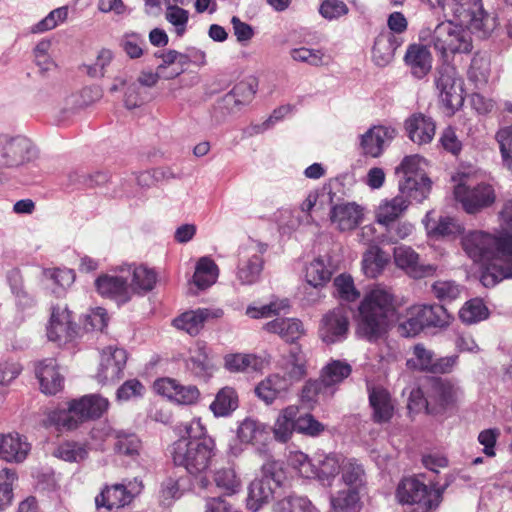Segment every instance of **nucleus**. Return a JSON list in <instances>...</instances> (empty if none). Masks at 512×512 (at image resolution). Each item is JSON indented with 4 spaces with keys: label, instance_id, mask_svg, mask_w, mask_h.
I'll list each match as a JSON object with an SVG mask.
<instances>
[{
    "label": "nucleus",
    "instance_id": "nucleus-35",
    "mask_svg": "<svg viewBox=\"0 0 512 512\" xmlns=\"http://www.w3.org/2000/svg\"><path fill=\"white\" fill-rule=\"evenodd\" d=\"M299 409L295 405L287 406L279 413L274 426L273 433L277 441L285 443L291 436L293 431H296V417Z\"/></svg>",
    "mask_w": 512,
    "mask_h": 512
},
{
    "label": "nucleus",
    "instance_id": "nucleus-58",
    "mask_svg": "<svg viewBox=\"0 0 512 512\" xmlns=\"http://www.w3.org/2000/svg\"><path fill=\"white\" fill-rule=\"evenodd\" d=\"M275 512H316L311 502L304 497L287 496L278 500Z\"/></svg>",
    "mask_w": 512,
    "mask_h": 512
},
{
    "label": "nucleus",
    "instance_id": "nucleus-33",
    "mask_svg": "<svg viewBox=\"0 0 512 512\" xmlns=\"http://www.w3.org/2000/svg\"><path fill=\"white\" fill-rule=\"evenodd\" d=\"M95 286L103 297L120 302L129 300L128 283L123 277L104 274L96 279Z\"/></svg>",
    "mask_w": 512,
    "mask_h": 512
},
{
    "label": "nucleus",
    "instance_id": "nucleus-7",
    "mask_svg": "<svg viewBox=\"0 0 512 512\" xmlns=\"http://www.w3.org/2000/svg\"><path fill=\"white\" fill-rule=\"evenodd\" d=\"M442 490L432 488L418 477H405L398 484L396 496L400 503L417 505L421 512L436 509L442 501Z\"/></svg>",
    "mask_w": 512,
    "mask_h": 512
},
{
    "label": "nucleus",
    "instance_id": "nucleus-32",
    "mask_svg": "<svg viewBox=\"0 0 512 512\" xmlns=\"http://www.w3.org/2000/svg\"><path fill=\"white\" fill-rule=\"evenodd\" d=\"M435 123L422 113L413 114L405 121L408 137L419 145L430 143L435 135Z\"/></svg>",
    "mask_w": 512,
    "mask_h": 512
},
{
    "label": "nucleus",
    "instance_id": "nucleus-5",
    "mask_svg": "<svg viewBox=\"0 0 512 512\" xmlns=\"http://www.w3.org/2000/svg\"><path fill=\"white\" fill-rule=\"evenodd\" d=\"M450 320L451 316L443 305H412L405 310L404 318L398 319L397 332L402 337H415L425 328L446 327Z\"/></svg>",
    "mask_w": 512,
    "mask_h": 512
},
{
    "label": "nucleus",
    "instance_id": "nucleus-29",
    "mask_svg": "<svg viewBox=\"0 0 512 512\" xmlns=\"http://www.w3.org/2000/svg\"><path fill=\"white\" fill-rule=\"evenodd\" d=\"M263 330L278 335L287 343H296L306 333L301 320L297 318H276L263 325Z\"/></svg>",
    "mask_w": 512,
    "mask_h": 512
},
{
    "label": "nucleus",
    "instance_id": "nucleus-62",
    "mask_svg": "<svg viewBox=\"0 0 512 512\" xmlns=\"http://www.w3.org/2000/svg\"><path fill=\"white\" fill-rule=\"evenodd\" d=\"M290 463L303 478H315L316 464L303 452H295L290 457Z\"/></svg>",
    "mask_w": 512,
    "mask_h": 512
},
{
    "label": "nucleus",
    "instance_id": "nucleus-41",
    "mask_svg": "<svg viewBox=\"0 0 512 512\" xmlns=\"http://www.w3.org/2000/svg\"><path fill=\"white\" fill-rule=\"evenodd\" d=\"M352 372V367L345 361L332 360L323 367L320 379L328 389L343 382Z\"/></svg>",
    "mask_w": 512,
    "mask_h": 512
},
{
    "label": "nucleus",
    "instance_id": "nucleus-20",
    "mask_svg": "<svg viewBox=\"0 0 512 512\" xmlns=\"http://www.w3.org/2000/svg\"><path fill=\"white\" fill-rule=\"evenodd\" d=\"M425 388L431 401V414L439 413L455 402V387L448 380L430 377Z\"/></svg>",
    "mask_w": 512,
    "mask_h": 512
},
{
    "label": "nucleus",
    "instance_id": "nucleus-40",
    "mask_svg": "<svg viewBox=\"0 0 512 512\" xmlns=\"http://www.w3.org/2000/svg\"><path fill=\"white\" fill-rule=\"evenodd\" d=\"M341 479L347 488L360 492L366 487L367 483L363 466L352 459L342 464Z\"/></svg>",
    "mask_w": 512,
    "mask_h": 512
},
{
    "label": "nucleus",
    "instance_id": "nucleus-23",
    "mask_svg": "<svg viewBox=\"0 0 512 512\" xmlns=\"http://www.w3.org/2000/svg\"><path fill=\"white\" fill-rule=\"evenodd\" d=\"M1 162L7 167H14L23 164L28 159L31 142L22 136L0 137Z\"/></svg>",
    "mask_w": 512,
    "mask_h": 512
},
{
    "label": "nucleus",
    "instance_id": "nucleus-60",
    "mask_svg": "<svg viewBox=\"0 0 512 512\" xmlns=\"http://www.w3.org/2000/svg\"><path fill=\"white\" fill-rule=\"evenodd\" d=\"M68 17L67 7H59L52 10L45 18L36 23L31 31L33 33H43L54 29L60 23H63Z\"/></svg>",
    "mask_w": 512,
    "mask_h": 512
},
{
    "label": "nucleus",
    "instance_id": "nucleus-61",
    "mask_svg": "<svg viewBox=\"0 0 512 512\" xmlns=\"http://www.w3.org/2000/svg\"><path fill=\"white\" fill-rule=\"evenodd\" d=\"M286 308H289V301L287 299L281 301L270 302L267 305L261 307L248 306L246 314L253 319L268 318L271 316H277L280 312Z\"/></svg>",
    "mask_w": 512,
    "mask_h": 512
},
{
    "label": "nucleus",
    "instance_id": "nucleus-28",
    "mask_svg": "<svg viewBox=\"0 0 512 512\" xmlns=\"http://www.w3.org/2000/svg\"><path fill=\"white\" fill-rule=\"evenodd\" d=\"M396 130L386 126H373L361 136L360 147L365 156L379 157L386 142L394 139Z\"/></svg>",
    "mask_w": 512,
    "mask_h": 512
},
{
    "label": "nucleus",
    "instance_id": "nucleus-6",
    "mask_svg": "<svg viewBox=\"0 0 512 512\" xmlns=\"http://www.w3.org/2000/svg\"><path fill=\"white\" fill-rule=\"evenodd\" d=\"M108 407V399L101 395H84L79 399L70 401L68 409L59 413L57 421L64 428L72 430L83 422L99 419Z\"/></svg>",
    "mask_w": 512,
    "mask_h": 512
},
{
    "label": "nucleus",
    "instance_id": "nucleus-10",
    "mask_svg": "<svg viewBox=\"0 0 512 512\" xmlns=\"http://www.w3.org/2000/svg\"><path fill=\"white\" fill-rule=\"evenodd\" d=\"M80 332L79 325L73 319V313L67 305H55L47 326V337L59 346L74 341Z\"/></svg>",
    "mask_w": 512,
    "mask_h": 512
},
{
    "label": "nucleus",
    "instance_id": "nucleus-53",
    "mask_svg": "<svg viewBox=\"0 0 512 512\" xmlns=\"http://www.w3.org/2000/svg\"><path fill=\"white\" fill-rule=\"evenodd\" d=\"M413 355V358L407 360V367L411 370L429 372L434 360L433 352L428 350L424 344L418 343L413 347Z\"/></svg>",
    "mask_w": 512,
    "mask_h": 512
},
{
    "label": "nucleus",
    "instance_id": "nucleus-13",
    "mask_svg": "<svg viewBox=\"0 0 512 512\" xmlns=\"http://www.w3.org/2000/svg\"><path fill=\"white\" fill-rule=\"evenodd\" d=\"M454 196L457 201L462 203L464 210L470 214L490 206L495 201L493 187L485 183L474 187L458 184L454 189Z\"/></svg>",
    "mask_w": 512,
    "mask_h": 512
},
{
    "label": "nucleus",
    "instance_id": "nucleus-37",
    "mask_svg": "<svg viewBox=\"0 0 512 512\" xmlns=\"http://www.w3.org/2000/svg\"><path fill=\"white\" fill-rule=\"evenodd\" d=\"M307 361L300 347L290 349L284 364L285 378L287 381L298 382L307 374Z\"/></svg>",
    "mask_w": 512,
    "mask_h": 512
},
{
    "label": "nucleus",
    "instance_id": "nucleus-56",
    "mask_svg": "<svg viewBox=\"0 0 512 512\" xmlns=\"http://www.w3.org/2000/svg\"><path fill=\"white\" fill-rule=\"evenodd\" d=\"M387 262L388 259L381 250L370 251L363 257L362 269L367 277L375 278L382 272Z\"/></svg>",
    "mask_w": 512,
    "mask_h": 512
},
{
    "label": "nucleus",
    "instance_id": "nucleus-59",
    "mask_svg": "<svg viewBox=\"0 0 512 512\" xmlns=\"http://www.w3.org/2000/svg\"><path fill=\"white\" fill-rule=\"evenodd\" d=\"M17 474L13 469L0 470V509L11 504L13 499V484Z\"/></svg>",
    "mask_w": 512,
    "mask_h": 512
},
{
    "label": "nucleus",
    "instance_id": "nucleus-47",
    "mask_svg": "<svg viewBox=\"0 0 512 512\" xmlns=\"http://www.w3.org/2000/svg\"><path fill=\"white\" fill-rule=\"evenodd\" d=\"M489 317V309L482 299L468 300L459 311V318L466 324H474Z\"/></svg>",
    "mask_w": 512,
    "mask_h": 512
},
{
    "label": "nucleus",
    "instance_id": "nucleus-17",
    "mask_svg": "<svg viewBox=\"0 0 512 512\" xmlns=\"http://www.w3.org/2000/svg\"><path fill=\"white\" fill-rule=\"evenodd\" d=\"M394 261L397 267L414 279L433 276L437 270L435 265L420 264L419 254L408 246H399L394 249Z\"/></svg>",
    "mask_w": 512,
    "mask_h": 512
},
{
    "label": "nucleus",
    "instance_id": "nucleus-1",
    "mask_svg": "<svg viewBox=\"0 0 512 512\" xmlns=\"http://www.w3.org/2000/svg\"><path fill=\"white\" fill-rule=\"evenodd\" d=\"M184 434L169 446V455L176 467L185 471L197 481L201 489L212 484L207 473L212 467L218 449L214 438L200 418H193L183 425Z\"/></svg>",
    "mask_w": 512,
    "mask_h": 512
},
{
    "label": "nucleus",
    "instance_id": "nucleus-11",
    "mask_svg": "<svg viewBox=\"0 0 512 512\" xmlns=\"http://www.w3.org/2000/svg\"><path fill=\"white\" fill-rule=\"evenodd\" d=\"M435 84L439 90L442 105L450 114H454L464 102L462 82L457 76L456 69L449 65L440 67L437 71Z\"/></svg>",
    "mask_w": 512,
    "mask_h": 512
},
{
    "label": "nucleus",
    "instance_id": "nucleus-26",
    "mask_svg": "<svg viewBox=\"0 0 512 512\" xmlns=\"http://www.w3.org/2000/svg\"><path fill=\"white\" fill-rule=\"evenodd\" d=\"M31 450L27 438L17 432L0 434V459L11 463L23 462Z\"/></svg>",
    "mask_w": 512,
    "mask_h": 512
},
{
    "label": "nucleus",
    "instance_id": "nucleus-16",
    "mask_svg": "<svg viewBox=\"0 0 512 512\" xmlns=\"http://www.w3.org/2000/svg\"><path fill=\"white\" fill-rule=\"evenodd\" d=\"M158 394L182 405H192L200 398V391L195 385H181L176 379L161 378L154 382Z\"/></svg>",
    "mask_w": 512,
    "mask_h": 512
},
{
    "label": "nucleus",
    "instance_id": "nucleus-36",
    "mask_svg": "<svg viewBox=\"0 0 512 512\" xmlns=\"http://www.w3.org/2000/svg\"><path fill=\"white\" fill-rule=\"evenodd\" d=\"M288 387L289 383L284 376L273 374L256 386L255 393L266 404H271L281 393L286 392Z\"/></svg>",
    "mask_w": 512,
    "mask_h": 512
},
{
    "label": "nucleus",
    "instance_id": "nucleus-27",
    "mask_svg": "<svg viewBox=\"0 0 512 512\" xmlns=\"http://www.w3.org/2000/svg\"><path fill=\"white\" fill-rule=\"evenodd\" d=\"M134 499L133 493L122 483L105 485L95 497L97 508H105L109 511L128 506Z\"/></svg>",
    "mask_w": 512,
    "mask_h": 512
},
{
    "label": "nucleus",
    "instance_id": "nucleus-57",
    "mask_svg": "<svg viewBox=\"0 0 512 512\" xmlns=\"http://www.w3.org/2000/svg\"><path fill=\"white\" fill-rule=\"evenodd\" d=\"M53 455L64 461L79 462L87 457L88 452L81 444L76 442H64L54 450Z\"/></svg>",
    "mask_w": 512,
    "mask_h": 512
},
{
    "label": "nucleus",
    "instance_id": "nucleus-2",
    "mask_svg": "<svg viewBox=\"0 0 512 512\" xmlns=\"http://www.w3.org/2000/svg\"><path fill=\"white\" fill-rule=\"evenodd\" d=\"M462 246L474 262L483 263L480 281L491 288L512 278V236H495L482 231L469 232Z\"/></svg>",
    "mask_w": 512,
    "mask_h": 512
},
{
    "label": "nucleus",
    "instance_id": "nucleus-22",
    "mask_svg": "<svg viewBox=\"0 0 512 512\" xmlns=\"http://www.w3.org/2000/svg\"><path fill=\"white\" fill-rule=\"evenodd\" d=\"M412 200L411 196L400 191L395 197L382 200L375 211L376 222L389 227L405 214Z\"/></svg>",
    "mask_w": 512,
    "mask_h": 512
},
{
    "label": "nucleus",
    "instance_id": "nucleus-54",
    "mask_svg": "<svg viewBox=\"0 0 512 512\" xmlns=\"http://www.w3.org/2000/svg\"><path fill=\"white\" fill-rule=\"evenodd\" d=\"M315 462L317 463L315 478L322 481L334 478L342 467L335 455L319 456Z\"/></svg>",
    "mask_w": 512,
    "mask_h": 512
},
{
    "label": "nucleus",
    "instance_id": "nucleus-25",
    "mask_svg": "<svg viewBox=\"0 0 512 512\" xmlns=\"http://www.w3.org/2000/svg\"><path fill=\"white\" fill-rule=\"evenodd\" d=\"M264 267L262 253L256 250L244 249L240 253L237 266V279L243 285H251L259 281Z\"/></svg>",
    "mask_w": 512,
    "mask_h": 512
},
{
    "label": "nucleus",
    "instance_id": "nucleus-43",
    "mask_svg": "<svg viewBox=\"0 0 512 512\" xmlns=\"http://www.w3.org/2000/svg\"><path fill=\"white\" fill-rule=\"evenodd\" d=\"M218 272V266L211 258L202 257L196 264L193 282L198 288L206 289L216 282Z\"/></svg>",
    "mask_w": 512,
    "mask_h": 512
},
{
    "label": "nucleus",
    "instance_id": "nucleus-52",
    "mask_svg": "<svg viewBox=\"0 0 512 512\" xmlns=\"http://www.w3.org/2000/svg\"><path fill=\"white\" fill-rule=\"evenodd\" d=\"M165 19L174 27L178 37H182L187 31L189 12L176 4L167 3Z\"/></svg>",
    "mask_w": 512,
    "mask_h": 512
},
{
    "label": "nucleus",
    "instance_id": "nucleus-45",
    "mask_svg": "<svg viewBox=\"0 0 512 512\" xmlns=\"http://www.w3.org/2000/svg\"><path fill=\"white\" fill-rule=\"evenodd\" d=\"M490 76V60L480 52H476L471 59L467 77L477 88L485 86Z\"/></svg>",
    "mask_w": 512,
    "mask_h": 512
},
{
    "label": "nucleus",
    "instance_id": "nucleus-64",
    "mask_svg": "<svg viewBox=\"0 0 512 512\" xmlns=\"http://www.w3.org/2000/svg\"><path fill=\"white\" fill-rule=\"evenodd\" d=\"M496 139L500 145V151L505 164L510 168L512 166V124L501 128Z\"/></svg>",
    "mask_w": 512,
    "mask_h": 512
},
{
    "label": "nucleus",
    "instance_id": "nucleus-51",
    "mask_svg": "<svg viewBox=\"0 0 512 512\" xmlns=\"http://www.w3.org/2000/svg\"><path fill=\"white\" fill-rule=\"evenodd\" d=\"M115 451L124 456H138L141 450V441L134 433H126L123 431L115 434Z\"/></svg>",
    "mask_w": 512,
    "mask_h": 512
},
{
    "label": "nucleus",
    "instance_id": "nucleus-42",
    "mask_svg": "<svg viewBox=\"0 0 512 512\" xmlns=\"http://www.w3.org/2000/svg\"><path fill=\"white\" fill-rule=\"evenodd\" d=\"M213 483L223 495L236 494L241 487V480L233 467H221L213 472Z\"/></svg>",
    "mask_w": 512,
    "mask_h": 512
},
{
    "label": "nucleus",
    "instance_id": "nucleus-34",
    "mask_svg": "<svg viewBox=\"0 0 512 512\" xmlns=\"http://www.w3.org/2000/svg\"><path fill=\"white\" fill-rule=\"evenodd\" d=\"M269 436V427L250 417L245 418L238 426L237 437L241 443L258 444Z\"/></svg>",
    "mask_w": 512,
    "mask_h": 512
},
{
    "label": "nucleus",
    "instance_id": "nucleus-31",
    "mask_svg": "<svg viewBox=\"0 0 512 512\" xmlns=\"http://www.w3.org/2000/svg\"><path fill=\"white\" fill-rule=\"evenodd\" d=\"M403 40L390 32L383 31L375 38L372 48V59L380 67L387 66L394 58L395 51Z\"/></svg>",
    "mask_w": 512,
    "mask_h": 512
},
{
    "label": "nucleus",
    "instance_id": "nucleus-46",
    "mask_svg": "<svg viewBox=\"0 0 512 512\" xmlns=\"http://www.w3.org/2000/svg\"><path fill=\"white\" fill-rule=\"evenodd\" d=\"M257 91V81L254 78L242 80L237 83L233 89L225 96V101L230 104L233 102L235 106L250 103Z\"/></svg>",
    "mask_w": 512,
    "mask_h": 512
},
{
    "label": "nucleus",
    "instance_id": "nucleus-15",
    "mask_svg": "<svg viewBox=\"0 0 512 512\" xmlns=\"http://www.w3.org/2000/svg\"><path fill=\"white\" fill-rule=\"evenodd\" d=\"M368 400L372 422L378 425L390 423L395 414V401L390 392L381 386L369 387Z\"/></svg>",
    "mask_w": 512,
    "mask_h": 512
},
{
    "label": "nucleus",
    "instance_id": "nucleus-12",
    "mask_svg": "<svg viewBox=\"0 0 512 512\" xmlns=\"http://www.w3.org/2000/svg\"><path fill=\"white\" fill-rule=\"evenodd\" d=\"M127 352L116 346L105 347L100 354V363L96 373L99 383H114L123 377L127 363Z\"/></svg>",
    "mask_w": 512,
    "mask_h": 512
},
{
    "label": "nucleus",
    "instance_id": "nucleus-50",
    "mask_svg": "<svg viewBox=\"0 0 512 512\" xmlns=\"http://www.w3.org/2000/svg\"><path fill=\"white\" fill-rule=\"evenodd\" d=\"M335 289L334 295L340 300L354 302L360 297V292L356 289L351 275L342 273L333 280Z\"/></svg>",
    "mask_w": 512,
    "mask_h": 512
},
{
    "label": "nucleus",
    "instance_id": "nucleus-48",
    "mask_svg": "<svg viewBox=\"0 0 512 512\" xmlns=\"http://www.w3.org/2000/svg\"><path fill=\"white\" fill-rule=\"evenodd\" d=\"M431 290L435 298L442 303H451L461 297L463 287L454 280H437Z\"/></svg>",
    "mask_w": 512,
    "mask_h": 512
},
{
    "label": "nucleus",
    "instance_id": "nucleus-39",
    "mask_svg": "<svg viewBox=\"0 0 512 512\" xmlns=\"http://www.w3.org/2000/svg\"><path fill=\"white\" fill-rule=\"evenodd\" d=\"M332 512H360L362 508L360 491L349 488L339 490L330 498Z\"/></svg>",
    "mask_w": 512,
    "mask_h": 512
},
{
    "label": "nucleus",
    "instance_id": "nucleus-63",
    "mask_svg": "<svg viewBox=\"0 0 512 512\" xmlns=\"http://www.w3.org/2000/svg\"><path fill=\"white\" fill-rule=\"evenodd\" d=\"M320 15L327 20H335L349 13V8L341 0H323L319 7Z\"/></svg>",
    "mask_w": 512,
    "mask_h": 512
},
{
    "label": "nucleus",
    "instance_id": "nucleus-49",
    "mask_svg": "<svg viewBox=\"0 0 512 512\" xmlns=\"http://www.w3.org/2000/svg\"><path fill=\"white\" fill-rule=\"evenodd\" d=\"M306 281L314 288L325 286L332 277V272L321 259L313 260L306 268Z\"/></svg>",
    "mask_w": 512,
    "mask_h": 512
},
{
    "label": "nucleus",
    "instance_id": "nucleus-19",
    "mask_svg": "<svg viewBox=\"0 0 512 512\" xmlns=\"http://www.w3.org/2000/svg\"><path fill=\"white\" fill-rule=\"evenodd\" d=\"M280 486L272 477L265 476L251 482L247 497V508L253 512L280 495Z\"/></svg>",
    "mask_w": 512,
    "mask_h": 512
},
{
    "label": "nucleus",
    "instance_id": "nucleus-14",
    "mask_svg": "<svg viewBox=\"0 0 512 512\" xmlns=\"http://www.w3.org/2000/svg\"><path fill=\"white\" fill-rule=\"evenodd\" d=\"M335 194L329 193L328 199L331 204L329 217L332 224L341 232L356 229L364 218V208L356 202L342 201L333 203Z\"/></svg>",
    "mask_w": 512,
    "mask_h": 512
},
{
    "label": "nucleus",
    "instance_id": "nucleus-8",
    "mask_svg": "<svg viewBox=\"0 0 512 512\" xmlns=\"http://www.w3.org/2000/svg\"><path fill=\"white\" fill-rule=\"evenodd\" d=\"M420 158L416 155L406 156L396 168L397 174H402L399 181V191L407 193L414 201L421 203L431 191V180L419 169Z\"/></svg>",
    "mask_w": 512,
    "mask_h": 512
},
{
    "label": "nucleus",
    "instance_id": "nucleus-30",
    "mask_svg": "<svg viewBox=\"0 0 512 512\" xmlns=\"http://www.w3.org/2000/svg\"><path fill=\"white\" fill-rule=\"evenodd\" d=\"M35 373L43 393L55 395L62 390L63 377L57 370L55 359L48 358L40 361L36 366Z\"/></svg>",
    "mask_w": 512,
    "mask_h": 512
},
{
    "label": "nucleus",
    "instance_id": "nucleus-21",
    "mask_svg": "<svg viewBox=\"0 0 512 512\" xmlns=\"http://www.w3.org/2000/svg\"><path fill=\"white\" fill-rule=\"evenodd\" d=\"M453 15L460 21L468 24L470 28L481 30L485 27V14L481 0H449Z\"/></svg>",
    "mask_w": 512,
    "mask_h": 512
},
{
    "label": "nucleus",
    "instance_id": "nucleus-3",
    "mask_svg": "<svg viewBox=\"0 0 512 512\" xmlns=\"http://www.w3.org/2000/svg\"><path fill=\"white\" fill-rule=\"evenodd\" d=\"M402 302L391 287L378 284L362 298L359 307L357 333L369 342L382 338Z\"/></svg>",
    "mask_w": 512,
    "mask_h": 512
},
{
    "label": "nucleus",
    "instance_id": "nucleus-9",
    "mask_svg": "<svg viewBox=\"0 0 512 512\" xmlns=\"http://www.w3.org/2000/svg\"><path fill=\"white\" fill-rule=\"evenodd\" d=\"M350 309L339 305L325 313L319 324V338L326 344L343 342L350 330Z\"/></svg>",
    "mask_w": 512,
    "mask_h": 512
},
{
    "label": "nucleus",
    "instance_id": "nucleus-55",
    "mask_svg": "<svg viewBox=\"0 0 512 512\" xmlns=\"http://www.w3.org/2000/svg\"><path fill=\"white\" fill-rule=\"evenodd\" d=\"M156 281V272L153 269L140 265L133 271L131 285L135 290L147 292L154 288Z\"/></svg>",
    "mask_w": 512,
    "mask_h": 512
},
{
    "label": "nucleus",
    "instance_id": "nucleus-38",
    "mask_svg": "<svg viewBox=\"0 0 512 512\" xmlns=\"http://www.w3.org/2000/svg\"><path fill=\"white\" fill-rule=\"evenodd\" d=\"M238 407V395L234 388L223 387L210 404V410L216 417L229 416Z\"/></svg>",
    "mask_w": 512,
    "mask_h": 512
},
{
    "label": "nucleus",
    "instance_id": "nucleus-24",
    "mask_svg": "<svg viewBox=\"0 0 512 512\" xmlns=\"http://www.w3.org/2000/svg\"><path fill=\"white\" fill-rule=\"evenodd\" d=\"M404 63L416 79L424 78L432 69V54L427 45L412 43L404 55Z\"/></svg>",
    "mask_w": 512,
    "mask_h": 512
},
{
    "label": "nucleus",
    "instance_id": "nucleus-44",
    "mask_svg": "<svg viewBox=\"0 0 512 512\" xmlns=\"http://www.w3.org/2000/svg\"><path fill=\"white\" fill-rule=\"evenodd\" d=\"M224 360L225 367L230 372L259 371L263 366V360L255 354H228Z\"/></svg>",
    "mask_w": 512,
    "mask_h": 512
},
{
    "label": "nucleus",
    "instance_id": "nucleus-18",
    "mask_svg": "<svg viewBox=\"0 0 512 512\" xmlns=\"http://www.w3.org/2000/svg\"><path fill=\"white\" fill-rule=\"evenodd\" d=\"M223 315L224 311L221 308H198L182 313L173 320V325L195 336L200 333L207 321L222 318Z\"/></svg>",
    "mask_w": 512,
    "mask_h": 512
},
{
    "label": "nucleus",
    "instance_id": "nucleus-4",
    "mask_svg": "<svg viewBox=\"0 0 512 512\" xmlns=\"http://www.w3.org/2000/svg\"><path fill=\"white\" fill-rule=\"evenodd\" d=\"M419 40L432 46L444 62L456 54H470L473 50L470 30L451 20L438 23L433 30L422 29Z\"/></svg>",
    "mask_w": 512,
    "mask_h": 512
}]
</instances>
